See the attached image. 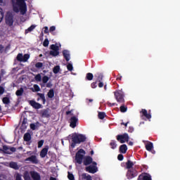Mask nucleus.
<instances>
[{
	"mask_svg": "<svg viewBox=\"0 0 180 180\" xmlns=\"http://www.w3.org/2000/svg\"><path fill=\"white\" fill-rule=\"evenodd\" d=\"M13 11L15 13H20L22 15H25L27 12V5L25 0H16V3L13 6Z\"/></svg>",
	"mask_w": 180,
	"mask_h": 180,
	"instance_id": "obj_1",
	"label": "nucleus"
},
{
	"mask_svg": "<svg viewBox=\"0 0 180 180\" xmlns=\"http://www.w3.org/2000/svg\"><path fill=\"white\" fill-rule=\"evenodd\" d=\"M72 137V148H75L77 144H81V143H85L86 141V136L82 134L73 133L71 135Z\"/></svg>",
	"mask_w": 180,
	"mask_h": 180,
	"instance_id": "obj_2",
	"label": "nucleus"
},
{
	"mask_svg": "<svg viewBox=\"0 0 180 180\" xmlns=\"http://www.w3.org/2000/svg\"><path fill=\"white\" fill-rule=\"evenodd\" d=\"M27 155H31L25 160V162H27V164H30V162H31V164H35V165L39 164V159L37 158V156H36V155H32L33 152L27 151Z\"/></svg>",
	"mask_w": 180,
	"mask_h": 180,
	"instance_id": "obj_3",
	"label": "nucleus"
},
{
	"mask_svg": "<svg viewBox=\"0 0 180 180\" xmlns=\"http://www.w3.org/2000/svg\"><path fill=\"white\" fill-rule=\"evenodd\" d=\"M85 154L86 153L85 150L82 148L79 149L77 153L75 155V161L77 164L81 165L82 164V161L84 160V157H85Z\"/></svg>",
	"mask_w": 180,
	"mask_h": 180,
	"instance_id": "obj_4",
	"label": "nucleus"
},
{
	"mask_svg": "<svg viewBox=\"0 0 180 180\" xmlns=\"http://www.w3.org/2000/svg\"><path fill=\"white\" fill-rule=\"evenodd\" d=\"M115 98L119 103H124V94L122 90H117L114 92Z\"/></svg>",
	"mask_w": 180,
	"mask_h": 180,
	"instance_id": "obj_5",
	"label": "nucleus"
},
{
	"mask_svg": "<svg viewBox=\"0 0 180 180\" xmlns=\"http://www.w3.org/2000/svg\"><path fill=\"white\" fill-rule=\"evenodd\" d=\"M50 49L51 51L49 52V55L53 57H57V56L60 55V46L56 44H52L50 46Z\"/></svg>",
	"mask_w": 180,
	"mask_h": 180,
	"instance_id": "obj_6",
	"label": "nucleus"
},
{
	"mask_svg": "<svg viewBox=\"0 0 180 180\" xmlns=\"http://www.w3.org/2000/svg\"><path fill=\"white\" fill-rule=\"evenodd\" d=\"M138 175H139V172L137 171V169H136V168L127 170L126 174L127 179L129 180L136 178Z\"/></svg>",
	"mask_w": 180,
	"mask_h": 180,
	"instance_id": "obj_7",
	"label": "nucleus"
},
{
	"mask_svg": "<svg viewBox=\"0 0 180 180\" xmlns=\"http://www.w3.org/2000/svg\"><path fill=\"white\" fill-rule=\"evenodd\" d=\"M129 134L127 133H124L123 134H120L117 136V141L120 142L121 144H123L124 143H128L129 142Z\"/></svg>",
	"mask_w": 180,
	"mask_h": 180,
	"instance_id": "obj_8",
	"label": "nucleus"
},
{
	"mask_svg": "<svg viewBox=\"0 0 180 180\" xmlns=\"http://www.w3.org/2000/svg\"><path fill=\"white\" fill-rule=\"evenodd\" d=\"M137 180H153V179L150 174L143 172L139 175Z\"/></svg>",
	"mask_w": 180,
	"mask_h": 180,
	"instance_id": "obj_9",
	"label": "nucleus"
},
{
	"mask_svg": "<svg viewBox=\"0 0 180 180\" xmlns=\"http://www.w3.org/2000/svg\"><path fill=\"white\" fill-rule=\"evenodd\" d=\"M6 23L8 25V26H13V15L12 13H7L6 16Z\"/></svg>",
	"mask_w": 180,
	"mask_h": 180,
	"instance_id": "obj_10",
	"label": "nucleus"
},
{
	"mask_svg": "<svg viewBox=\"0 0 180 180\" xmlns=\"http://www.w3.org/2000/svg\"><path fill=\"white\" fill-rule=\"evenodd\" d=\"M85 171L89 172V174H96V172H98V167L96 166L90 165L85 168Z\"/></svg>",
	"mask_w": 180,
	"mask_h": 180,
	"instance_id": "obj_11",
	"label": "nucleus"
},
{
	"mask_svg": "<svg viewBox=\"0 0 180 180\" xmlns=\"http://www.w3.org/2000/svg\"><path fill=\"white\" fill-rule=\"evenodd\" d=\"M77 123H78V118L77 117L73 116L70 118V126L72 127V129H75L77 127Z\"/></svg>",
	"mask_w": 180,
	"mask_h": 180,
	"instance_id": "obj_12",
	"label": "nucleus"
},
{
	"mask_svg": "<svg viewBox=\"0 0 180 180\" xmlns=\"http://www.w3.org/2000/svg\"><path fill=\"white\" fill-rule=\"evenodd\" d=\"M30 105L34 108V109H41V104L36 102L34 100L30 101Z\"/></svg>",
	"mask_w": 180,
	"mask_h": 180,
	"instance_id": "obj_13",
	"label": "nucleus"
},
{
	"mask_svg": "<svg viewBox=\"0 0 180 180\" xmlns=\"http://www.w3.org/2000/svg\"><path fill=\"white\" fill-rule=\"evenodd\" d=\"M92 161H94V159L91 156H86L84 159L83 164L86 166L91 165Z\"/></svg>",
	"mask_w": 180,
	"mask_h": 180,
	"instance_id": "obj_14",
	"label": "nucleus"
},
{
	"mask_svg": "<svg viewBox=\"0 0 180 180\" xmlns=\"http://www.w3.org/2000/svg\"><path fill=\"white\" fill-rule=\"evenodd\" d=\"M49 153V146H46L40 152V157L41 158H44L46 155H47V153Z\"/></svg>",
	"mask_w": 180,
	"mask_h": 180,
	"instance_id": "obj_15",
	"label": "nucleus"
},
{
	"mask_svg": "<svg viewBox=\"0 0 180 180\" xmlns=\"http://www.w3.org/2000/svg\"><path fill=\"white\" fill-rule=\"evenodd\" d=\"M126 165V169H128V171L129 169H134V162H133L131 160H128L127 162L125 163Z\"/></svg>",
	"mask_w": 180,
	"mask_h": 180,
	"instance_id": "obj_16",
	"label": "nucleus"
},
{
	"mask_svg": "<svg viewBox=\"0 0 180 180\" xmlns=\"http://www.w3.org/2000/svg\"><path fill=\"white\" fill-rule=\"evenodd\" d=\"M30 175H31L32 179H34V180H40L41 179L40 174H39V173H37V172H31Z\"/></svg>",
	"mask_w": 180,
	"mask_h": 180,
	"instance_id": "obj_17",
	"label": "nucleus"
},
{
	"mask_svg": "<svg viewBox=\"0 0 180 180\" xmlns=\"http://www.w3.org/2000/svg\"><path fill=\"white\" fill-rule=\"evenodd\" d=\"M37 95L39 96V98L37 99V102L41 99L42 103L44 105L46 103V96H44V94L37 93Z\"/></svg>",
	"mask_w": 180,
	"mask_h": 180,
	"instance_id": "obj_18",
	"label": "nucleus"
},
{
	"mask_svg": "<svg viewBox=\"0 0 180 180\" xmlns=\"http://www.w3.org/2000/svg\"><path fill=\"white\" fill-rule=\"evenodd\" d=\"M27 118L24 117L21 124V130H26L27 129Z\"/></svg>",
	"mask_w": 180,
	"mask_h": 180,
	"instance_id": "obj_19",
	"label": "nucleus"
},
{
	"mask_svg": "<svg viewBox=\"0 0 180 180\" xmlns=\"http://www.w3.org/2000/svg\"><path fill=\"white\" fill-rule=\"evenodd\" d=\"M120 153L122 154H126L127 153V145L123 144L120 146Z\"/></svg>",
	"mask_w": 180,
	"mask_h": 180,
	"instance_id": "obj_20",
	"label": "nucleus"
},
{
	"mask_svg": "<svg viewBox=\"0 0 180 180\" xmlns=\"http://www.w3.org/2000/svg\"><path fill=\"white\" fill-rule=\"evenodd\" d=\"M63 56L66 61H70V51H68V50H63Z\"/></svg>",
	"mask_w": 180,
	"mask_h": 180,
	"instance_id": "obj_21",
	"label": "nucleus"
},
{
	"mask_svg": "<svg viewBox=\"0 0 180 180\" xmlns=\"http://www.w3.org/2000/svg\"><path fill=\"white\" fill-rule=\"evenodd\" d=\"M81 178L82 180H92V176L86 173L82 174Z\"/></svg>",
	"mask_w": 180,
	"mask_h": 180,
	"instance_id": "obj_22",
	"label": "nucleus"
},
{
	"mask_svg": "<svg viewBox=\"0 0 180 180\" xmlns=\"http://www.w3.org/2000/svg\"><path fill=\"white\" fill-rule=\"evenodd\" d=\"M9 167L10 168H13V169H19V165H18V163L16 162H11L9 164Z\"/></svg>",
	"mask_w": 180,
	"mask_h": 180,
	"instance_id": "obj_23",
	"label": "nucleus"
},
{
	"mask_svg": "<svg viewBox=\"0 0 180 180\" xmlns=\"http://www.w3.org/2000/svg\"><path fill=\"white\" fill-rule=\"evenodd\" d=\"M24 141H30L32 140V135H30V133L27 132L24 134Z\"/></svg>",
	"mask_w": 180,
	"mask_h": 180,
	"instance_id": "obj_24",
	"label": "nucleus"
},
{
	"mask_svg": "<svg viewBox=\"0 0 180 180\" xmlns=\"http://www.w3.org/2000/svg\"><path fill=\"white\" fill-rule=\"evenodd\" d=\"M95 77L96 78V82H101L103 81V75H102L101 73H98L97 75H95Z\"/></svg>",
	"mask_w": 180,
	"mask_h": 180,
	"instance_id": "obj_25",
	"label": "nucleus"
},
{
	"mask_svg": "<svg viewBox=\"0 0 180 180\" xmlns=\"http://www.w3.org/2000/svg\"><path fill=\"white\" fill-rule=\"evenodd\" d=\"M153 148H154L153 143L149 142L146 145V149L147 150V151H152Z\"/></svg>",
	"mask_w": 180,
	"mask_h": 180,
	"instance_id": "obj_26",
	"label": "nucleus"
},
{
	"mask_svg": "<svg viewBox=\"0 0 180 180\" xmlns=\"http://www.w3.org/2000/svg\"><path fill=\"white\" fill-rule=\"evenodd\" d=\"M47 96L49 99H53V98H54V89H50L47 93Z\"/></svg>",
	"mask_w": 180,
	"mask_h": 180,
	"instance_id": "obj_27",
	"label": "nucleus"
},
{
	"mask_svg": "<svg viewBox=\"0 0 180 180\" xmlns=\"http://www.w3.org/2000/svg\"><path fill=\"white\" fill-rule=\"evenodd\" d=\"M36 29V25H32L30 27H28V29L25 30V34H27V33H30V32H33Z\"/></svg>",
	"mask_w": 180,
	"mask_h": 180,
	"instance_id": "obj_28",
	"label": "nucleus"
},
{
	"mask_svg": "<svg viewBox=\"0 0 180 180\" xmlns=\"http://www.w3.org/2000/svg\"><path fill=\"white\" fill-rule=\"evenodd\" d=\"M23 92H25V90L22 87L20 88V89H18L15 92L16 96H22L23 95Z\"/></svg>",
	"mask_w": 180,
	"mask_h": 180,
	"instance_id": "obj_29",
	"label": "nucleus"
},
{
	"mask_svg": "<svg viewBox=\"0 0 180 180\" xmlns=\"http://www.w3.org/2000/svg\"><path fill=\"white\" fill-rule=\"evenodd\" d=\"M86 81H92L94 79V74L89 72L86 75Z\"/></svg>",
	"mask_w": 180,
	"mask_h": 180,
	"instance_id": "obj_30",
	"label": "nucleus"
},
{
	"mask_svg": "<svg viewBox=\"0 0 180 180\" xmlns=\"http://www.w3.org/2000/svg\"><path fill=\"white\" fill-rule=\"evenodd\" d=\"M98 117V119H101V120H103L105 117H106V113H105V112H99Z\"/></svg>",
	"mask_w": 180,
	"mask_h": 180,
	"instance_id": "obj_31",
	"label": "nucleus"
},
{
	"mask_svg": "<svg viewBox=\"0 0 180 180\" xmlns=\"http://www.w3.org/2000/svg\"><path fill=\"white\" fill-rule=\"evenodd\" d=\"M110 146L112 150H115L117 147V144L116 143V141L112 140L110 143Z\"/></svg>",
	"mask_w": 180,
	"mask_h": 180,
	"instance_id": "obj_32",
	"label": "nucleus"
},
{
	"mask_svg": "<svg viewBox=\"0 0 180 180\" xmlns=\"http://www.w3.org/2000/svg\"><path fill=\"white\" fill-rule=\"evenodd\" d=\"M42 117H50V112H49V110H44L42 111Z\"/></svg>",
	"mask_w": 180,
	"mask_h": 180,
	"instance_id": "obj_33",
	"label": "nucleus"
},
{
	"mask_svg": "<svg viewBox=\"0 0 180 180\" xmlns=\"http://www.w3.org/2000/svg\"><path fill=\"white\" fill-rule=\"evenodd\" d=\"M2 102L4 105H9V103H11V100L8 97H4L2 98Z\"/></svg>",
	"mask_w": 180,
	"mask_h": 180,
	"instance_id": "obj_34",
	"label": "nucleus"
},
{
	"mask_svg": "<svg viewBox=\"0 0 180 180\" xmlns=\"http://www.w3.org/2000/svg\"><path fill=\"white\" fill-rule=\"evenodd\" d=\"M16 58H17V60L18 61H20V63H23V54H22V53H18V55H17V57H16Z\"/></svg>",
	"mask_w": 180,
	"mask_h": 180,
	"instance_id": "obj_35",
	"label": "nucleus"
},
{
	"mask_svg": "<svg viewBox=\"0 0 180 180\" xmlns=\"http://www.w3.org/2000/svg\"><path fill=\"white\" fill-rule=\"evenodd\" d=\"M29 58H30V55L27 53L25 54L24 56H22V63H26V61H27Z\"/></svg>",
	"mask_w": 180,
	"mask_h": 180,
	"instance_id": "obj_36",
	"label": "nucleus"
},
{
	"mask_svg": "<svg viewBox=\"0 0 180 180\" xmlns=\"http://www.w3.org/2000/svg\"><path fill=\"white\" fill-rule=\"evenodd\" d=\"M53 74H58L60 72V66L56 65L53 69Z\"/></svg>",
	"mask_w": 180,
	"mask_h": 180,
	"instance_id": "obj_37",
	"label": "nucleus"
},
{
	"mask_svg": "<svg viewBox=\"0 0 180 180\" xmlns=\"http://www.w3.org/2000/svg\"><path fill=\"white\" fill-rule=\"evenodd\" d=\"M3 150L6 154H11V150L9 149V147L4 146L3 147Z\"/></svg>",
	"mask_w": 180,
	"mask_h": 180,
	"instance_id": "obj_38",
	"label": "nucleus"
},
{
	"mask_svg": "<svg viewBox=\"0 0 180 180\" xmlns=\"http://www.w3.org/2000/svg\"><path fill=\"white\" fill-rule=\"evenodd\" d=\"M120 109V112H122V113H124V112H127V107H126L124 105H121Z\"/></svg>",
	"mask_w": 180,
	"mask_h": 180,
	"instance_id": "obj_39",
	"label": "nucleus"
},
{
	"mask_svg": "<svg viewBox=\"0 0 180 180\" xmlns=\"http://www.w3.org/2000/svg\"><path fill=\"white\" fill-rule=\"evenodd\" d=\"M49 79H50V78H49L48 76H44L42 77V82H43V84H47V82H49Z\"/></svg>",
	"mask_w": 180,
	"mask_h": 180,
	"instance_id": "obj_40",
	"label": "nucleus"
},
{
	"mask_svg": "<svg viewBox=\"0 0 180 180\" xmlns=\"http://www.w3.org/2000/svg\"><path fill=\"white\" fill-rule=\"evenodd\" d=\"M49 44H50V41H49V39H45L43 42L44 47H49Z\"/></svg>",
	"mask_w": 180,
	"mask_h": 180,
	"instance_id": "obj_41",
	"label": "nucleus"
},
{
	"mask_svg": "<svg viewBox=\"0 0 180 180\" xmlns=\"http://www.w3.org/2000/svg\"><path fill=\"white\" fill-rule=\"evenodd\" d=\"M68 178L69 180H75V179L74 174H72V173H70V172H68Z\"/></svg>",
	"mask_w": 180,
	"mask_h": 180,
	"instance_id": "obj_42",
	"label": "nucleus"
},
{
	"mask_svg": "<svg viewBox=\"0 0 180 180\" xmlns=\"http://www.w3.org/2000/svg\"><path fill=\"white\" fill-rule=\"evenodd\" d=\"M4 20V9L0 8V23Z\"/></svg>",
	"mask_w": 180,
	"mask_h": 180,
	"instance_id": "obj_43",
	"label": "nucleus"
},
{
	"mask_svg": "<svg viewBox=\"0 0 180 180\" xmlns=\"http://www.w3.org/2000/svg\"><path fill=\"white\" fill-rule=\"evenodd\" d=\"M35 81H37L38 82H40L41 81V75L40 74H38L34 77Z\"/></svg>",
	"mask_w": 180,
	"mask_h": 180,
	"instance_id": "obj_44",
	"label": "nucleus"
},
{
	"mask_svg": "<svg viewBox=\"0 0 180 180\" xmlns=\"http://www.w3.org/2000/svg\"><path fill=\"white\" fill-rule=\"evenodd\" d=\"M35 68H43V63L37 62V63L35 64Z\"/></svg>",
	"mask_w": 180,
	"mask_h": 180,
	"instance_id": "obj_45",
	"label": "nucleus"
},
{
	"mask_svg": "<svg viewBox=\"0 0 180 180\" xmlns=\"http://www.w3.org/2000/svg\"><path fill=\"white\" fill-rule=\"evenodd\" d=\"M67 69L68 71H72L74 70V67H72V64L68 63L67 65Z\"/></svg>",
	"mask_w": 180,
	"mask_h": 180,
	"instance_id": "obj_46",
	"label": "nucleus"
},
{
	"mask_svg": "<svg viewBox=\"0 0 180 180\" xmlns=\"http://www.w3.org/2000/svg\"><path fill=\"white\" fill-rule=\"evenodd\" d=\"M43 144H44V140H41L38 142V148H41L43 147Z\"/></svg>",
	"mask_w": 180,
	"mask_h": 180,
	"instance_id": "obj_47",
	"label": "nucleus"
},
{
	"mask_svg": "<svg viewBox=\"0 0 180 180\" xmlns=\"http://www.w3.org/2000/svg\"><path fill=\"white\" fill-rule=\"evenodd\" d=\"M34 89L35 92H40V86H39L37 84L34 85Z\"/></svg>",
	"mask_w": 180,
	"mask_h": 180,
	"instance_id": "obj_48",
	"label": "nucleus"
},
{
	"mask_svg": "<svg viewBox=\"0 0 180 180\" xmlns=\"http://www.w3.org/2000/svg\"><path fill=\"white\" fill-rule=\"evenodd\" d=\"M97 84H98V82H92L91 84V88H92L93 89H95V88L98 86Z\"/></svg>",
	"mask_w": 180,
	"mask_h": 180,
	"instance_id": "obj_49",
	"label": "nucleus"
},
{
	"mask_svg": "<svg viewBox=\"0 0 180 180\" xmlns=\"http://www.w3.org/2000/svg\"><path fill=\"white\" fill-rule=\"evenodd\" d=\"M24 179L25 180H31L30 175H29V173H25Z\"/></svg>",
	"mask_w": 180,
	"mask_h": 180,
	"instance_id": "obj_50",
	"label": "nucleus"
},
{
	"mask_svg": "<svg viewBox=\"0 0 180 180\" xmlns=\"http://www.w3.org/2000/svg\"><path fill=\"white\" fill-rule=\"evenodd\" d=\"M124 158V156H123L122 154H119V155H117V160H118L119 161H123Z\"/></svg>",
	"mask_w": 180,
	"mask_h": 180,
	"instance_id": "obj_51",
	"label": "nucleus"
},
{
	"mask_svg": "<svg viewBox=\"0 0 180 180\" xmlns=\"http://www.w3.org/2000/svg\"><path fill=\"white\" fill-rule=\"evenodd\" d=\"M5 92V89L4 86H0V95H4V93Z\"/></svg>",
	"mask_w": 180,
	"mask_h": 180,
	"instance_id": "obj_52",
	"label": "nucleus"
},
{
	"mask_svg": "<svg viewBox=\"0 0 180 180\" xmlns=\"http://www.w3.org/2000/svg\"><path fill=\"white\" fill-rule=\"evenodd\" d=\"M9 149H10L11 154H12L13 153H15L16 152V148H15V147L9 148Z\"/></svg>",
	"mask_w": 180,
	"mask_h": 180,
	"instance_id": "obj_53",
	"label": "nucleus"
},
{
	"mask_svg": "<svg viewBox=\"0 0 180 180\" xmlns=\"http://www.w3.org/2000/svg\"><path fill=\"white\" fill-rule=\"evenodd\" d=\"M30 127L32 130H36V124L32 123L30 124Z\"/></svg>",
	"mask_w": 180,
	"mask_h": 180,
	"instance_id": "obj_54",
	"label": "nucleus"
},
{
	"mask_svg": "<svg viewBox=\"0 0 180 180\" xmlns=\"http://www.w3.org/2000/svg\"><path fill=\"white\" fill-rule=\"evenodd\" d=\"M141 113H142L143 116H145L146 115H147L148 112H147V110L146 109H142L141 111Z\"/></svg>",
	"mask_w": 180,
	"mask_h": 180,
	"instance_id": "obj_55",
	"label": "nucleus"
},
{
	"mask_svg": "<svg viewBox=\"0 0 180 180\" xmlns=\"http://www.w3.org/2000/svg\"><path fill=\"white\" fill-rule=\"evenodd\" d=\"M56 30V26H51L49 28V32L51 33L52 32H54Z\"/></svg>",
	"mask_w": 180,
	"mask_h": 180,
	"instance_id": "obj_56",
	"label": "nucleus"
},
{
	"mask_svg": "<svg viewBox=\"0 0 180 180\" xmlns=\"http://www.w3.org/2000/svg\"><path fill=\"white\" fill-rule=\"evenodd\" d=\"M44 33H45V34H47L49 33V27H44Z\"/></svg>",
	"mask_w": 180,
	"mask_h": 180,
	"instance_id": "obj_57",
	"label": "nucleus"
},
{
	"mask_svg": "<svg viewBox=\"0 0 180 180\" xmlns=\"http://www.w3.org/2000/svg\"><path fill=\"white\" fill-rule=\"evenodd\" d=\"M128 131L129 133H133V131H134V128H133V127H129Z\"/></svg>",
	"mask_w": 180,
	"mask_h": 180,
	"instance_id": "obj_58",
	"label": "nucleus"
},
{
	"mask_svg": "<svg viewBox=\"0 0 180 180\" xmlns=\"http://www.w3.org/2000/svg\"><path fill=\"white\" fill-rule=\"evenodd\" d=\"M146 119H151V114L147 113L146 115H143Z\"/></svg>",
	"mask_w": 180,
	"mask_h": 180,
	"instance_id": "obj_59",
	"label": "nucleus"
},
{
	"mask_svg": "<svg viewBox=\"0 0 180 180\" xmlns=\"http://www.w3.org/2000/svg\"><path fill=\"white\" fill-rule=\"evenodd\" d=\"M53 86V84H51V82H48L46 84V88H51Z\"/></svg>",
	"mask_w": 180,
	"mask_h": 180,
	"instance_id": "obj_60",
	"label": "nucleus"
},
{
	"mask_svg": "<svg viewBox=\"0 0 180 180\" xmlns=\"http://www.w3.org/2000/svg\"><path fill=\"white\" fill-rule=\"evenodd\" d=\"M98 82V88H103V82L102 81Z\"/></svg>",
	"mask_w": 180,
	"mask_h": 180,
	"instance_id": "obj_61",
	"label": "nucleus"
},
{
	"mask_svg": "<svg viewBox=\"0 0 180 180\" xmlns=\"http://www.w3.org/2000/svg\"><path fill=\"white\" fill-rule=\"evenodd\" d=\"M72 110H69V111H67L66 112V115H70L71 116H74V114L72 113Z\"/></svg>",
	"mask_w": 180,
	"mask_h": 180,
	"instance_id": "obj_62",
	"label": "nucleus"
},
{
	"mask_svg": "<svg viewBox=\"0 0 180 180\" xmlns=\"http://www.w3.org/2000/svg\"><path fill=\"white\" fill-rule=\"evenodd\" d=\"M122 81V75H117V81Z\"/></svg>",
	"mask_w": 180,
	"mask_h": 180,
	"instance_id": "obj_63",
	"label": "nucleus"
},
{
	"mask_svg": "<svg viewBox=\"0 0 180 180\" xmlns=\"http://www.w3.org/2000/svg\"><path fill=\"white\" fill-rule=\"evenodd\" d=\"M49 180H57V178L51 176V177L49 178Z\"/></svg>",
	"mask_w": 180,
	"mask_h": 180,
	"instance_id": "obj_64",
	"label": "nucleus"
}]
</instances>
